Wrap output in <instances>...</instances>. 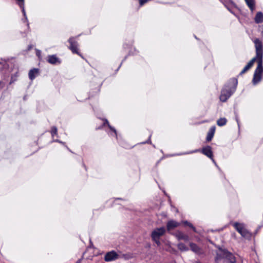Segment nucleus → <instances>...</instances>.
Listing matches in <instances>:
<instances>
[{
  "mask_svg": "<svg viewBox=\"0 0 263 263\" xmlns=\"http://www.w3.org/2000/svg\"><path fill=\"white\" fill-rule=\"evenodd\" d=\"M254 43L255 44L256 56L253 58L256 60L257 66L254 73L252 82L254 85H256L260 81L263 72V45L262 42L258 39H255Z\"/></svg>",
  "mask_w": 263,
  "mask_h": 263,
  "instance_id": "f257e3e1",
  "label": "nucleus"
},
{
  "mask_svg": "<svg viewBox=\"0 0 263 263\" xmlns=\"http://www.w3.org/2000/svg\"><path fill=\"white\" fill-rule=\"evenodd\" d=\"M237 83V79L233 78L230 80L227 85L224 86L221 90V95L219 97L221 101L225 102L231 97L235 91Z\"/></svg>",
  "mask_w": 263,
  "mask_h": 263,
  "instance_id": "f03ea898",
  "label": "nucleus"
},
{
  "mask_svg": "<svg viewBox=\"0 0 263 263\" xmlns=\"http://www.w3.org/2000/svg\"><path fill=\"white\" fill-rule=\"evenodd\" d=\"M166 230L164 227H161L155 229L151 233L152 240L157 244V246H160L161 242L160 238L164 235Z\"/></svg>",
  "mask_w": 263,
  "mask_h": 263,
  "instance_id": "7ed1b4c3",
  "label": "nucleus"
},
{
  "mask_svg": "<svg viewBox=\"0 0 263 263\" xmlns=\"http://www.w3.org/2000/svg\"><path fill=\"white\" fill-rule=\"evenodd\" d=\"M220 258H225L229 263H235L236 261L234 255L226 250H220V252L217 254L216 260L218 261Z\"/></svg>",
  "mask_w": 263,
  "mask_h": 263,
  "instance_id": "20e7f679",
  "label": "nucleus"
},
{
  "mask_svg": "<svg viewBox=\"0 0 263 263\" xmlns=\"http://www.w3.org/2000/svg\"><path fill=\"white\" fill-rule=\"evenodd\" d=\"M233 225L237 231L242 237L247 238L251 237V233L246 229L244 224L238 222H235Z\"/></svg>",
  "mask_w": 263,
  "mask_h": 263,
  "instance_id": "39448f33",
  "label": "nucleus"
},
{
  "mask_svg": "<svg viewBox=\"0 0 263 263\" xmlns=\"http://www.w3.org/2000/svg\"><path fill=\"white\" fill-rule=\"evenodd\" d=\"M68 42L70 44L69 48L71 50L72 53H76L80 55V54L78 51V43L76 41L73 37H70L68 40Z\"/></svg>",
  "mask_w": 263,
  "mask_h": 263,
  "instance_id": "423d86ee",
  "label": "nucleus"
},
{
  "mask_svg": "<svg viewBox=\"0 0 263 263\" xmlns=\"http://www.w3.org/2000/svg\"><path fill=\"white\" fill-rule=\"evenodd\" d=\"M202 153L210 158L213 163L216 165V162L215 161L214 159H213V152L212 151V147L210 146H206L205 147H204L202 148L201 150Z\"/></svg>",
  "mask_w": 263,
  "mask_h": 263,
  "instance_id": "0eeeda50",
  "label": "nucleus"
},
{
  "mask_svg": "<svg viewBox=\"0 0 263 263\" xmlns=\"http://www.w3.org/2000/svg\"><path fill=\"white\" fill-rule=\"evenodd\" d=\"M118 255L117 253L114 251L109 252L106 254L104 256V260L106 261H110L116 260L118 258Z\"/></svg>",
  "mask_w": 263,
  "mask_h": 263,
  "instance_id": "6e6552de",
  "label": "nucleus"
},
{
  "mask_svg": "<svg viewBox=\"0 0 263 263\" xmlns=\"http://www.w3.org/2000/svg\"><path fill=\"white\" fill-rule=\"evenodd\" d=\"M47 61L51 64L56 65L61 63V60L55 55H49L47 57Z\"/></svg>",
  "mask_w": 263,
  "mask_h": 263,
  "instance_id": "1a4fd4ad",
  "label": "nucleus"
},
{
  "mask_svg": "<svg viewBox=\"0 0 263 263\" xmlns=\"http://www.w3.org/2000/svg\"><path fill=\"white\" fill-rule=\"evenodd\" d=\"M179 226V223L174 220H170L167 222L166 224V228L167 231L173 230L175 228Z\"/></svg>",
  "mask_w": 263,
  "mask_h": 263,
  "instance_id": "9d476101",
  "label": "nucleus"
},
{
  "mask_svg": "<svg viewBox=\"0 0 263 263\" xmlns=\"http://www.w3.org/2000/svg\"><path fill=\"white\" fill-rule=\"evenodd\" d=\"M255 61H256V60L253 58L248 63V64L243 68L242 71L240 72V74H242L245 73L246 71H247L253 65Z\"/></svg>",
  "mask_w": 263,
  "mask_h": 263,
  "instance_id": "9b49d317",
  "label": "nucleus"
},
{
  "mask_svg": "<svg viewBox=\"0 0 263 263\" xmlns=\"http://www.w3.org/2000/svg\"><path fill=\"white\" fill-rule=\"evenodd\" d=\"M39 69L37 68H33L32 69H31L29 71L28 76L29 78L31 80H33L35 79V78L36 77V76L39 74Z\"/></svg>",
  "mask_w": 263,
  "mask_h": 263,
  "instance_id": "f8f14e48",
  "label": "nucleus"
},
{
  "mask_svg": "<svg viewBox=\"0 0 263 263\" xmlns=\"http://www.w3.org/2000/svg\"><path fill=\"white\" fill-rule=\"evenodd\" d=\"M215 126H212L210 128L206 136V140L208 141H210L212 139L215 132Z\"/></svg>",
  "mask_w": 263,
  "mask_h": 263,
  "instance_id": "ddd939ff",
  "label": "nucleus"
},
{
  "mask_svg": "<svg viewBox=\"0 0 263 263\" xmlns=\"http://www.w3.org/2000/svg\"><path fill=\"white\" fill-rule=\"evenodd\" d=\"M176 236L178 240H183L188 241L189 237L187 235L184 234L182 232L178 231L176 233Z\"/></svg>",
  "mask_w": 263,
  "mask_h": 263,
  "instance_id": "4468645a",
  "label": "nucleus"
},
{
  "mask_svg": "<svg viewBox=\"0 0 263 263\" xmlns=\"http://www.w3.org/2000/svg\"><path fill=\"white\" fill-rule=\"evenodd\" d=\"M255 21L256 23H260L263 22V14L261 12L257 13L255 17Z\"/></svg>",
  "mask_w": 263,
  "mask_h": 263,
  "instance_id": "2eb2a0df",
  "label": "nucleus"
},
{
  "mask_svg": "<svg viewBox=\"0 0 263 263\" xmlns=\"http://www.w3.org/2000/svg\"><path fill=\"white\" fill-rule=\"evenodd\" d=\"M245 2L252 12L254 10L255 1L254 0H245Z\"/></svg>",
  "mask_w": 263,
  "mask_h": 263,
  "instance_id": "dca6fc26",
  "label": "nucleus"
},
{
  "mask_svg": "<svg viewBox=\"0 0 263 263\" xmlns=\"http://www.w3.org/2000/svg\"><path fill=\"white\" fill-rule=\"evenodd\" d=\"M190 247L191 250L196 253H199L200 252V248L196 245V244L194 243H190Z\"/></svg>",
  "mask_w": 263,
  "mask_h": 263,
  "instance_id": "f3484780",
  "label": "nucleus"
},
{
  "mask_svg": "<svg viewBox=\"0 0 263 263\" xmlns=\"http://www.w3.org/2000/svg\"><path fill=\"white\" fill-rule=\"evenodd\" d=\"M227 122L225 118H221L217 121V124L219 126H222L226 124Z\"/></svg>",
  "mask_w": 263,
  "mask_h": 263,
  "instance_id": "a211bd4d",
  "label": "nucleus"
},
{
  "mask_svg": "<svg viewBox=\"0 0 263 263\" xmlns=\"http://www.w3.org/2000/svg\"><path fill=\"white\" fill-rule=\"evenodd\" d=\"M178 248L181 251H186L189 250V248L183 243H179L178 245Z\"/></svg>",
  "mask_w": 263,
  "mask_h": 263,
  "instance_id": "6ab92c4d",
  "label": "nucleus"
},
{
  "mask_svg": "<svg viewBox=\"0 0 263 263\" xmlns=\"http://www.w3.org/2000/svg\"><path fill=\"white\" fill-rule=\"evenodd\" d=\"M20 7V8L22 9V11L23 13V15L25 17V20L27 22V25L29 26V24L28 23V20H27V15H26V12H25V8H24V4H20V6H19Z\"/></svg>",
  "mask_w": 263,
  "mask_h": 263,
  "instance_id": "aec40b11",
  "label": "nucleus"
},
{
  "mask_svg": "<svg viewBox=\"0 0 263 263\" xmlns=\"http://www.w3.org/2000/svg\"><path fill=\"white\" fill-rule=\"evenodd\" d=\"M183 223L185 225L187 226L190 227V228H191L194 230V231H195V232L196 231L195 228L190 222H188L187 221H183Z\"/></svg>",
  "mask_w": 263,
  "mask_h": 263,
  "instance_id": "412c9836",
  "label": "nucleus"
},
{
  "mask_svg": "<svg viewBox=\"0 0 263 263\" xmlns=\"http://www.w3.org/2000/svg\"><path fill=\"white\" fill-rule=\"evenodd\" d=\"M57 128L55 126H53L51 128V134L52 137H53L54 135H56L57 134Z\"/></svg>",
  "mask_w": 263,
  "mask_h": 263,
  "instance_id": "4be33fe9",
  "label": "nucleus"
},
{
  "mask_svg": "<svg viewBox=\"0 0 263 263\" xmlns=\"http://www.w3.org/2000/svg\"><path fill=\"white\" fill-rule=\"evenodd\" d=\"M106 123H107V125H108V127H109V128H110L112 131H113V132L115 133V134L116 136H117V134H116V129H115L114 127H111V126L109 124V123H108V122L107 121H106Z\"/></svg>",
  "mask_w": 263,
  "mask_h": 263,
  "instance_id": "5701e85b",
  "label": "nucleus"
},
{
  "mask_svg": "<svg viewBox=\"0 0 263 263\" xmlns=\"http://www.w3.org/2000/svg\"><path fill=\"white\" fill-rule=\"evenodd\" d=\"M148 1L149 0H140L139 4L141 6H142L143 5H144L145 3H147Z\"/></svg>",
  "mask_w": 263,
  "mask_h": 263,
  "instance_id": "b1692460",
  "label": "nucleus"
},
{
  "mask_svg": "<svg viewBox=\"0 0 263 263\" xmlns=\"http://www.w3.org/2000/svg\"><path fill=\"white\" fill-rule=\"evenodd\" d=\"M18 2V5L20 6L21 4H24V0H17Z\"/></svg>",
  "mask_w": 263,
  "mask_h": 263,
  "instance_id": "393cba45",
  "label": "nucleus"
},
{
  "mask_svg": "<svg viewBox=\"0 0 263 263\" xmlns=\"http://www.w3.org/2000/svg\"><path fill=\"white\" fill-rule=\"evenodd\" d=\"M4 86V84L3 82L0 81V89L3 88Z\"/></svg>",
  "mask_w": 263,
  "mask_h": 263,
  "instance_id": "a878e982",
  "label": "nucleus"
},
{
  "mask_svg": "<svg viewBox=\"0 0 263 263\" xmlns=\"http://www.w3.org/2000/svg\"><path fill=\"white\" fill-rule=\"evenodd\" d=\"M36 54L39 57L41 55V51L39 50H37L36 52Z\"/></svg>",
  "mask_w": 263,
  "mask_h": 263,
  "instance_id": "bb28decb",
  "label": "nucleus"
},
{
  "mask_svg": "<svg viewBox=\"0 0 263 263\" xmlns=\"http://www.w3.org/2000/svg\"><path fill=\"white\" fill-rule=\"evenodd\" d=\"M150 138H151V136H149V137L148 141H150Z\"/></svg>",
  "mask_w": 263,
  "mask_h": 263,
  "instance_id": "cd10ccee",
  "label": "nucleus"
}]
</instances>
